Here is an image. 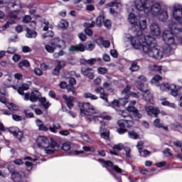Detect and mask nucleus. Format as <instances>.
<instances>
[{
  "label": "nucleus",
  "mask_w": 182,
  "mask_h": 182,
  "mask_svg": "<svg viewBox=\"0 0 182 182\" xmlns=\"http://www.w3.org/2000/svg\"><path fill=\"white\" fill-rule=\"evenodd\" d=\"M39 130H41V132H48V130H49V127H48V126L45 125L44 124H43L39 128Z\"/></svg>",
  "instance_id": "nucleus-58"
},
{
  "label": "nucleus",
  "mask_w": 182,
  "mask_h": 182,
  "mask_svg": "<svg viewBox=\"0 0 182 182\" xmlns=\"http://www.w3.org/2000/svg\"><path fill=\"white\" fill-rule=\"evenodd\" d=\"M114 151H109L110 154H112L113 156H119V154H117L116 151H122V150H124L126 156L130 157V153H132V149H130V147L124 146L123 144H117L113 146L112 147Z\"/></svg>",
  "instance_id": "nucleus-12"
},
{
  "label": "nucleus",
  "mask_w": 182,
  "mask_h": 182,
  "mask_svg": "<svg viewBox=\"0 0 182 182\" xmlns=\"http://www.w3.org/2000/svg\"><path fill=\"white\" fill-rule=\"evenodd\" d=\"M26 36V38L32 39L38 36V33H36V31L31 30L29 28H27Z\"/></svg>",
  "instance_id": "nucleus-29"
},
{
  "label": "nucleus",
  "mask_w": 182,
  "mask_h": 182,
  "mask_svg": "<svg viewBox=\"0 0 182 182\" xmlns=\"http://www.w3.org/2000/svg\"><path fill=\"white\" fill-rule=\"evenodd\" d=\"M170 30H164L162 33V38L166 46L163 47V55H166V56H170L174 53V50L177 48V44L176 43V40L174 39V31L171 28Z\"/></svg>",
  "instance_id": "nucleus-5"
},
{
  "label": "nucleus",
  "mask_w": 182,
  "mask_h": 182,
  "mask_svg": "<svg viewBox=\"0 0 182 182\" xmlns=\"http://www.w3.org/2000/svg\"><path fill=\"white\" fill-rule=\"evenodd\" d=\"M117 124L120 127L117 129L119 134H124V133L127 132V129H126V128L129 129L133 126V121L128 119H119L117 122Z\"/></svg>",
  "instance_id": "nucleus-11"
},
{
  "label": "nucleus",
  "mask_w": 182,
  "mask_h": 182,
  "mask_svg": "<svg viewBox=\"0 0 182 182\" xmlns=\"http://www.w3.org/2000/svg\"><path fill=\"white\" fill-rule=\"evenodd\" d=\"M151 152L149 151L148 150H143L141 149V154H139L141 157H146V156H149L151 154Z\"/></svg>",
  "instance_id": "nucleus-55"
},
{
  "label": "nucleus",
  "mask_w": 182,
  "mask_h": 182,
  "mask_svg": "<svg viewBox=\"0 0 182 182\" xmlns=\"http://www.w3.org/2000/svg\"><path fill=\"white\" fill-rule=\"evenodd\" d=\"M31 16H25L23 18V22L24 23H28V22H31Z\"/></svg>",
  "instance_id": "nucleus-60"
},
{
  "label": "nucleus",
  "mask_w": 182,
  "mask_h": 182,
  "mask_svg": "<svg viewBox=\"0 0 182 182\" xmlns=\"http://www.w3.org/2000/svg\"><path fill=\"white\" fill-rule=\"evenodd\" d=\"M137 82H139V85H142L141 87H144V85H147L144 84L147 82V78H146V76L144 75H139L138 76V80L136 82V85H138Z\"/></svg>",
  "instance_id": "nucleus-32"
},
{
  "label": "nucleus",
  "mask_w": 182,
  "mask_h": 182,
  "mask_svg": "<svg viewBox=\"0 0 182 182\" xmlns=\"http://www.w3.org/2000/svg\"><path fill=\"white\" fill-rule=\"evenodd\" d=\"M18 66L20 69H23V68H29V66H31V63H29V61L23 60V61L19 63Z\"/></svg>",
  "instance_id": "nucleus-38"
},
{
  "label": "nucleus",
  "mask_w": 182,
  "mask_h": 182,
  "mask_svg": "<svg viewBox=\"0 0 182 182\" xmlns=\"http://www.w3.org/2000/svg\"><path fill=\"white\" fill-rule=\"evenodd\" d=\"M161 105H163V106H168V107H172L173 109L176 107V104L170 103L168 101H163L161 102Z\"/></svg>",
  "instance_id": "nucleus-47"
},
{
  "label": "nucleus",
  "mask_w": 182,
  "mask_h": 182,
  "mask_svg": "<svg viewBox=\"0 0 182 182\" xmlns=\"http://www.w3.org/2000/svg\"><path fill=\"white\" fill-rule=\"evenodd\" d=\"M24 113L26 114V117H28V119L33 117V113L30 112L28 109L24 110Z\"/></svg>",
  "instance_id": "nucleus-59"
},
{
  "label": "nucleus",
  "mask_w": 182,
  "mask_h": 182,
  "mask_svg": "<svg viewBox=\"0 0 182 182\" xmlns=\"http://www.w3.org/2000/svg\"><path fill=\"white\" fill-rule=\"evenodd\" d=\"M59 134H60V136H69V134H70V132H69V131L68 130H63L60 131Z\"/></svg>",
  "instance_id": "nucleus-64"
},
{
  "label": "nucleus",
  "mask_w": 182,
  "mask_h": 182,
  "mask_svg": "<svg viewBox=\"0 0 182 182\" xmlns=\"http://www.w3.org/2000/svg\"><path fill=\"white\" fill-rule=\"evenodd\" d=\"M12 118L15 122H21V120H22V117L18 114H13Z\"/></svg>",
  "instance_id": "nucleus-57"
},
{
  "label": "nucleus",
  "mask_w": 182,
  "mask_h": 182,
  "mask_svg": "<svg viewBox=\"0 0 182 182\" xmlns=\"http://www.w3.org/2000/svg\"><path fill=\"white\" fill-rule=\"evenodd\" d=\"M86 9L89 11V12H92L93 11H95V6L92 5V4H89L86 6Z\"/></svg>",
  "instance_id": "nucleus-62"
},
{
  "label": "nucleus",
  "mask_w": 182,
  "mask_h": 182,
  "mask_svg": "<svg viewBox=\"0 0 182 182\" xmlns=\"http://www.w3.org/2000/svg\"><path fill=\"white\" fill-rule=\"evenodd\" d=\"M149 69L152 72H159V73L161 75H163V73H166V72H167V68L156 65H149Z\"/></svg>",
  "instance_id": "nucleus-19"
},
{
  "label": "nucleus",
  "mask_w": 182,
  "mask_h": 182,
  "mask_svg": "<svg viewBox=\"0 0 182 182\" xmlns=\"http://www.w3.org/2000/svg\"><path fill=\"white\" fill-rule=\"evenodd\" d=\"M60 43H63V41L59 38H55L54 42H52L50 44H46L45 46V49L48 53H53L56 48H62Z\"/></svg>",
  "instance_id": "nucleus-13"
},
{
  "label": "nucleus",
  "mask_w": 182,
  "mask_h": 182,
  "mask_svg": "<svg viewBox=\"0 0 182 182\" xmlns=\"http://www.w3.org/2000/svg\"><path fill=\"white\" fill-rule=\"evenodd\" d=\"M97 73L99 75H106V73H107V68L100 67L97 68Z\"/></svg>",
  "instance_id": "nucleus-46"
},
{
  "label": "nucleus",
  "mask_w": 182,
  "mask_h": 182,
  "mask_svg": "<svg viewBox=\"0 0 182 182\" xmlns=\"http://www.w3.org/2000/svg\"><path fill=\"white\" fill-rule=\"evenodd\" d=\"M98 161H101V163H103L102 167H104V168H107V170L110 173V174H112V176L114 177V178H116V176L114 175V173H113V171L109 169V167H112L113 170L119 174H122V173H123L122 168H120L117 165H114L113 162L110 161H105L103 159H99Z\"/></svg>",
  "instance_id": "nucleus-10"
},
{
  "label": "nucleus",
  "mask_w": 182,
  "mask_h": 182,
  "mask_svg": "<svg viewBox=\"0 0 182 182\" xmlns=\"http://www.w3.org/2000/svg\"><path fill=\"white\" fill-rule=\"evenodd\" d=\"M139 69H140V68L137 65V62L136 61L132 62L131 64V67L129 68V70L131 72H137Z\"/></svg>",
  "instance_id": "nucleus-36"
},
{
  "label": "nucleus",
  "mask_w": 182,
  "mask_h": 182,
  "mask_svg": "<svg viewBox=\"0 0 182 182\" xmlns=\"http://www.w3.org/2000/svg\"><path fill=\"white\" fill-rule=\"evenodd\" d=\"M160 90L162 92H168L171 90V95L172 96H178V95H182V87H178L174 84H169L168 82H162L159 85Z\"/></svg>",
  "instance_id": "nucleus-9"
},
{
  "label": "nucleus",
  "mask_w": 182,
  "mask_h": 182,
  "mask_svg": "<svg viewBox=\"0 0 182 182\" xmlns=\"http://www.w3.org/2000/svg\"><path fill=\"white\" fill-rule=\"evenodd\" d=\"M63 99L65 101V103L70 109H72L73 107V102L75 101V97H69L66 95H63Z\"/></svg>",
  "instance_id": "nucleus-27"
},
{
  "label": "nucleus",
  "mask_w": 182,
  "mask_h": 182,
  "mask_svg": "<svg viewBox=\"0 0 182 182\" xmlns=\"http://www.w3.org/2000/svg\"><path fill=\"white\" fill-rule=\"evenodd\" d=\"M22 52H23V53H28L29 52H32V49H31L28 46H24L22 47Z\"/></svg>",
  "instance_id": "nucleus-53"
},
{
  "label": "nucleus",
  "mask_w": 182,
  "mask_h": 182,
  "mask_svg": "<svg viewBox=\"0 0 182 182\" xmlns=\"http://www.w3.org/2000/svg\"><path fill=\"white\" fill-rule=\"evenodd\" d=\"M68 52H85V46L82 43L71 46L68 48Z\"/></svg>",
  "instance_id": "nucleus-26"
},
{
  "label": "nucleus",
  "mask_w": 182,
  "mask_h": 182,
  "mask_svg": "<svg viewBox=\"0 0 182 182\" xmlns=\"http://www.w3.org/2000/svg\"><path fill=\"white\" fill-rule=\"evenodd\" d=\"M143 31L144 30H135L136 36L125 34V42H129L134 49H142L149 58L157 60L163 59V52L159 48L156 38L151 36L143 35Z\"/></svg>",
  "instance_id": "nucleus-2"
},
{
  "label": "nucleus",
  "mask_w": 182,
  "mask_h": 182,
  "mask_svg": "<svg viewBox=\"0 0 182 182\" xmlns=\"http://www.w3.org/2000/svg\"><path fill=\"white\" fill-rule=\"evenodd\" d=\"M81 72L84 76H87L89 79L95 77V70L90 68H82Z\"/></svg>",
  "instance_id": "nucleus-21"
},
{
  "label": "nucleus",
  "mask_w": 182,
  "mask_h": 182,
  "mask_svg": "<svg viewBox=\"0 0 182 182\" xmlns=\"http://www.w3.org/2000/svg\"><path fill=\"white\" fill-rule=\"evenodd\" d=\"M53 31H48L46 33L43 35V39H46V38H53Z\"/></svg>",
  "instance_id": "nucleus-49"
},
{
  "label": "nucleus",
  "mask_w": 182,
  "mask_h": 182,
  "mask_svg": "<svg viewBox=\"0 0 182 182\" xmlns=\"http://www.w3.org/2000/svg\"><path fill=\"white\" fill-rule=\"evenodd\" d=\"M23 159L28 160L25 162V166L27 167L28 171H31V170H32L33 166H35V164H33V163H35L36 161H39L40 158L38 156H33V157L26 156V157H24Z\"/></svg>",
  "instance_id": "nucleus-17"
},
{
  "label": "nucleus",
  "mask_w": 182,
  "mask_h": 182,
  "mask_svg": "<svg viewBox=\"0 0 182 182\" xmlns=\"http://www.w3.org/2000/svg\"><path fill=\"white\" fill-rule=\"evenodd\" d=\"M104 26L108 29L112 28V21L110 20L104 21Z\"/></svg>",
  "instance_id": "nucleus-54"
},
{
  "label": "nucleus",
  "mask_w": 182,
  "mask_h": 182,
  "mask_svg": "<svg viewBox=\"0 0 182 182\" xmlns=\"http://www.w3.org/2000/svg\"><path fill=\"white\" fill-rule=\"evenodd\" d=\"M145 110L149 116H154V117H157V114L160 113L159 108L153 106L145 107Z\"/></svg>",
  "instance_id": "nucleus-20"
},
{
  "label": "nucleus",
  "mask_w": 182,
  "mask_h": 182,
  "mask_svg": "<svg viewBox=\"0 0 182 182\" xmlns=\"http://www.w3.org/2000/svg\"><path fill=\"white\" fill-rule=\"evenodd\" d=\"M72 147V143L70 141L65 142L63 144L62 149L64 150V151H69Z\"/></svg>",
  "instance_id": "nucleus-39"
},
{
  "label": "nucleus",
  "mask_w": 182,
  "mask_h": 182,
  "mask_svg": "<svg viewBox=\"0 0 182 182\" xmlns=\"http://www.w3.org/2000/svg\"><path fill=\"white\" fill-rule=\"evenodd\" d=\"M7 12H9V18H11L12 19L18 20L21 19V18H22L21 11L18 10L13 11L12 9L9 10V9H7Z\"/></svg>",
  "instance_id": "nucleus-24"
},
{
  "label": "nucleus",
  "mask_w": 182,
  "mask_h": 182,
  "mask_svg": "<svg viewBox=\"0 0 182 182\" xmlns=\"http://www.w3.org/2000/svg\"><path fill=\"white\" fill-rule=\"evenodd\" d=\"M15 21L14 20H9L6 22L3 26H2V31H5L9 28V25H14Z\"/></svg>",
  "instance_id": "nucleus-44"
},
{
  "label": "nucleus",
  "mask_w": 182,
  "mask_h": 182,
  "mask_svg": "<svg viewBox=\"0 0 182 182\" xmlns=\"http://www.w3.org/2000/svg\"><path fill=\"white\" fill-rule=\"evenodd\" d=\"M95 92L96 93L100 95V98L102 99V100H105V106H110L111 107H113V109H116V107H119L120 105L125 106V105L129 103L127 98H121L119 99V101L117 100H114L111 103H109V100H107V94L105 92V89H103L102 87L95 88Z\"/></svg>",
  "instance_id": "nucleus-8"
},
{
  "label": "nucleus",
  "mask_w": 182,
  "mask_h": 182,
  "mask_svg": "<svg viewBox=\"0 0 182 182\" xmlns=\"http://www.w3.org/2000/svg\"><path fill=\"white\" fill-rule=\"evenodd\" d=\"M95 25H96V23H95V21H92L91 23H84V26L87 28L85 29V32L86 35H87L88 36H92V35H93V31H92V29L89 28H95Z\"/></svg>",
  "instance_id": "nucleus-25"
},
{
  "label": "nucleus",
  "mask_w": 182,
  "mask_h": 182,
  "mask_svg": "<svg viewBox=\"0 0 182 182\" xmlns=\"http://www.w3.org/2000/svg\"><path fill=\"white\" fill-rule=\"evenodd\" d=\"M31 86V82L23 83L21 87L18 85H13L12 87L15 90L17 89L18 95H23V90H28Z\"/></svg>",
  "instance_id": "nucleus-23"
},
{
  "label": "nucleus",
  "mask_w": 182,
  "mask_h": 182,
  "mask_svg": "<svg viewBox=\"0 0 182 182\" xmlns=\"http://www.w3.org/2000/svg\"><path fill=\"white\" fill-rule=\"evenodd\" d=\"M154 124L155 127H157L158 129H161L162 127V129H164V130H168L167 127L163 126V123L160 122L159 119H156L154 122Z\"/></svg>",
  "instance_id": "nucleus-34"
},
{
  "label": "nucleus",
  "mask_w": 182,
  "mask_h": 182,
  "mask_svg": "<svg viewBox=\"0 0 182 182\" xmlns=\"http://www.w3.org/2000/svg\"><path fill=\"white\" fill-rule=\"evenodd\" d=\"M9 132L11 133V134H13L14 137H16L17 139H18V140H21V139L23 137V132L19 130L18 127L10 128Z\"/></svg>",
  "instance_id": "nucleus-22"
},
{
  "label": "nucleus",
  "mask_w": 182,
  "mask_h": 182,
  "mask_svg": "<svg viewBox=\"0 0 182 182\" xmlns=\"http://www.w3.org/2000/svg\"><path fill=\"white\" fill-rule=\"evenodd\" d=\"M81 137H82V139H83V140H85V141H87V143H90V141H92L90 138H89V136H87V134H86L85 133L81 134Z\"/></svg>",
  "instance_id": "nucleus-52"
},
{
  "label": "nucleus",
  "mask_w": 182,
  "mask_h": 182,
  "mask_svg": "<svg viewBox=\"0 0 182 182\" xmlns=\"http://www.w3.org/2000/svg\"><path fill=\"white\" fill-rule=\"evenodd\" d=\"M107 6L111 7L109 11L112 15H117L120 12L122 4L117 1H112L107 4Z\"/></svg>",
  "instance_id": "nucleus-16"
},
{
  "label": "nucleus",
  "mask_w": 182,
  "mask_h": 182,
  "mask_svg": "<svg viewBox=\"0 0 182 182\" xmlns=\"http://www.w3.org/2000/svg\"><path fill=\"white\" fill-rule=\"evenodd\" d=\"M61 127L59 123L53 124V127H49V130L51 133H56V130H60Z\"/></svg>",
  "instance_id": "nucleus-35"
},
{
  "label": "nucleus",
  "mask_w": 182,
  "mask_h": 182,
  "mask_svg": "<svg viewBox=\"0 0 182 182\" xmlns=\"http://www.w3.org/2000/svg\"><path fill=\"white\" fill-rule=\"evenodd\" d=\"M138 83L136 85L137 89L139 90H141V92H143V95H141L140 93H136L134 92H130L129 95H126L124 99H129V97H134L135 99H144L146 102H149V103H151V100L153 99V95H151V92L149 90V85H144V87L143 84H139V81H137Z\"/></svg>",
  "instance_id": "nucleus-7"
},
{
  "label": "nucleus",
  "mask_w": 182,
  "mask_h": 182,
  "mask_svg": "<svg viewBox=\"0 0 182 182\" xmlns=\"http://www.w3.org/2000/svg\"><path fill=\"white\" fill-rule=\"evenodd\" d=\"M39 102H41V105H43V106L45 109H48L50 106V103H49V102L46 101V98H45V97L40 98Z\"/></svg>",
  "instance_id": "nucleus-37"
},
{
  "label": "nucleus",
  "mask_w": 182,
  "mask_h": 182,
  "mask_svg": "<svg viewBox=\"0 0 182 182\" xmlns=\"http://www.w3.org/2000/svg\"><path fill=\"white\" fill-rule=\"evenodd\" d=\"M64 65L65 63L58 61L56 67L53 70V75H59V71L60 70V69H62V68H63Z\"/></svg>",
  "instance_id": "nucleus-31"
},
{
  "label": "nucleus",
  "mask_w": 182,
  "mask_h": 182,
  "mask_svg": "<svg viewBox=\"0 0 182 182\" xmlns=\"http://www.w3.org/2000/svg\"><path fill=\"white\" fill-rule=\"evenodd\" d=\"M36 144L39 149L44 150L46 154H53L59 150V144L56 141H50L46 136H40L36 139Z\"/></svg>",
  "instance_id": "nucleus-6"
},
{
  "label": "nucleus",
  "mask_w": 182,
  "mask_h": 182,
  "mask_svg": "<svg viewBox=\"0 0 182 182\" xmlns=\"http://www.w3.org/2000/svg\"><path fill=\"white\" fill-rule=\"evenodd\" d=\"M163 77L159 75H154L151 80V84L154 86H160V80H162Z\"/></svg>",
  "instance_id": "nucleus-28"
},
{
  "label": "nucleus",
  "mask_w": 182,
  "mask_h": 182,
  "mask_svg": "<svg viewBox=\"0 0 182 182\" xmlns=\"http://www.w3.org/2000/svg\"><path fill=\"white\" fill-rule=\"evenodd\" d=\"M128 12V22L133 25L135 31L147 29V20L143 18L141 12L149 19H157L159 22H167L169 18L168 11L163 9L161 2L153 0L136 1L134 5L129 8Z\"/></svg>",
  "instance_id": "nucleus-1"
},
{
  "label": "nucleus",
  "mask_w": 182,
  "mask_h": 182,
  "mask_svg": "<svg viewBox=\"0 0 182 182\" xmlns=\"http://www.w3.org/2000/svg\"><path fill=\"white\" fill-rule=\"evenodd\" d=\"M34 73L37 75V76H42L43 75L42 70L38 68H34Z\"/></svg>",
  "instance_id": "nucleus-56"
},
{
  "label": "nucleus",
  "mask_w": 182,
  "mask_h": 182,
  "mask_svg": "<svg viewBox=\"0 0 182 182\" xmlns=\"http://www.w3.org/2000/svg\"><path fill=\"white\" fill-rule=\"evenodd\" d=\"M6 107H8V109H9V110H14V112L19 110V107H18V105H16L14 103L6 104Z\"/></svg>",
  "instance_id": "nucleus-40"
},
{
  "label": "nucleus",
  "mask_w": 182,
  "mask_h": 182,
  "mask_svg": "<svg viewBox=\"0 0 182 182\" xmlns=\"http://www.w3.org/2000/svg\"><path fill=\"white\" fill-rule=\"evenodd\" d=\"M143 146H144V143L143 141H139L136 144V148L139 150V154H141V150L143 149Z\"/></svg>",
  "instance_id": "nucleus-50"
},
{
  "label": "nucleus",
  "mask_w": 182,
  "mask_h": 182,
  "mask_svg": "<svg viewBox=\"0 0 182 182\" xmlns=\"http://www.w3.org/2000/svg\"><path fill=\"white\" fill-rule=\"evenodd\" d=\"M82 149L86 152H89V151L93 152L95 150V147H90V146H82Z\"/></svg>",
  "instance_id": "nucleus-51"
},
{
  "label": "nucleus",
  "mask_w": 182,
  "mask_h": 182,
  "mask_svg": "<svg viewBox=\"0 0 182 182\" xmlns=\"http://www.w3.org/2000/svg\"><path fill=\"white\" fill-rule=\"evenodd\" d=\"M127 112H131L132 113V117L135 120H139V119H141L142 115L141 114L139 113V110L136 107H134L133 105H129L127 109Z\"/></svg>",
  "instance_id": "nucleus-18"
},
{
  "label": "nucleus",
  "mask_w": 182,
  "mask_h": 182,
  "mask_svg": "<svg viewBox=\"0 0 182 182\" xmlns=\"http://www.w3.org/2000/svg\"><path fill=\"white\" fill-rule=\"evenodd\" d=\"M103 22H105V17L103 16H100L97 18L96 20V25L97 26H102V23H103Z\"/></svg>",
  "instance_id": "nucleus-43"
},
{
  "label": "nucleus",
  "mask_w": 182,
  "mask_h": 182,
  "mask_svg": "<svg viewBox=\"0 0 182 182\" xmlns=\"http://www.w3.org/2000/svg\"><path fill=\"white\" fill-rule=\"evenodd\" d=\"M86 49L87 50H90V51L93 50L95 49V44H93L90 41L87 42L86 45Z\"/></svg>",
  "instance_id": "nucleus-48"
},
{
  "label": "nucleus",
  "mask_w": 182,
  "mask_h": 182,
  "mask_svg": "<svg viewBox=\"0 0 182 182\" xmlns=\"http://www.w3.org/2000/svg\"><path fill=\"white\" fill-rule=\"evenodd\" d=\"M128 136L129 139H133L134 140H137V139H139V134H137L134 131H129L128 132Z\"/></svg>",
  "instance_id": "nucleus-41"
},
{
  "label": "nucleus",
  "mask_w": 182,
  "mask_h": 182,
  "mask_svg": "<svg viewBox=\"0 0 182 182\" xmlns=\"http://www.w3.org/2000/svg\"><path fill=\"white\" fill-rule=\"evenodd\" d=\"M171 17L175 21H169L167 23V26L168 29L173 31L175 37L177 41L182 43V28H178L177 26V23L178 25H182V4L176 3L172 6Z\"/></svg>",
  "instance_id": "nucleus-3"
},
{
  "label": "nucleus",
  "mask_w": 182,
  "mask_h": 182,
  "mask_svg": "<svg viewBox=\"0 0 182 182\" xmlns=\"http://www.w3.org/2000/svg\"><path fill=\"white\" fill-rule=\"evenodd\" d=\"M58 26L59 28H68V26H69V24L68 23V21L65 20H61L58 23Z\"/></svg>",
  "instance_id": "nucleus-45"
},
{
  "label": "nucleus",
  "mask_w": 182,
  "mask_h": 182,
  "mask_svg": "<svg viewBox=\"0 0 182 182\" xmlns=\"http://www.w3.org/2000/svg\"><path fill=\"white\" fill-rule=\"evenodd\" d=\"M102 59L105 62H110V55L107 54H104L102 55Z\"/></svg>",
  "instance_id": "nucleus-61"
},
{
  "label": "nucleus",
  "mask_w": 182,
  "mask_h": 182,
  "mask_svg": "<svg viewBox=\"0 0 182 182\" xmlns=\"http://www.w3.org/2000/svg\"><path fill=\"white\" fill-rule=\"evenodd\" d=\"M149 33L152 36L156 38L161 35V27L157 22H153L149 25Z\"/></svg>",
  "instance_id": "nucleus-14"
},
{
  "label": "nucleus",
  "mask_w": 182,
  "mask_h": 182,
  "mask_svg": "<svg viewBox=\"0 0 182 182\" xmlns=\"http://www.w3.org/2000/svg\"><path fill=\"white\" fill-rule=\"evenodd\" d=\"M97 113L96 109L93 105H90L89 102H83L80 107V114L82 117H85L87 120H95L97 122L99 120L102 126H105V122L103 120H110L112 119L110 116H100L95 115Z\"/></svg>",
  "instance_id": "nucleus-4"
},
{
  "label": "nucleus",
  "mask_w": 182,
  "mask_h": 182,
  "mask_svg": "<svg viewBox=\"0 0 182 182\" xmlns=\"http://www.w3.org/2000/svg\"><path fill=\"white\" fill-rule=\"evenodd\" d=\"M83 97L85 99H90V100H97V99H99L97 95H95L90 92H85L83 94Z\"/></svg>",
  "instance_id": "nucleus-33"
},
{
  "label": "nucleus",
  "mask_w": 182,
  "mask_h": 182,
  "mask_svg": "<svg viewBox=\"0 0 182 182\" xmlns=\"http://www.w3.org/2000/svg\"><path fill=\"white\" fill-rule=\"evenodd\" d=\"M41 99V92L37 90L26 93L24 100H31V102H36Z\"/></svg>",
  "instance_id": "nucleus-15"
},
{
  "label": "nucleus",
  "mask_w": 182,
  "mask_h": 182,
  "mask_svg": "<svg viewBox=\"0 0 182 182\" xmlns=\"http://www.w3.org/2000/svg\"><path fill=\"white\" fill-rule=\"evenodd\" d=\"M100 136L102 139L107 140L109 139V131L105 129V127H101L100 129Z\"/></svg>",
  "instance_id": "nucleus-30"
},
{
  "label": "nucleus",
  "mask_w": 182,
  "mask_h": 182,
  "mask_svg": "<svg viewBox=\"0 0 182 182\" xmlns=\"http://www.w3.org/2000/svg\"><path fill=\"white\" fill-rule=\"evenodd\" d=\"M31 109H32L33 110H34L36 114H38V116H41V114H43V112L39 109V108H36V105H31L30 106Z\"/></svg>",
  "instance_id": "nucleus-42"
},
{
  "label": "nucleus",
  "mask_w": 182,
  "mask_h": 182,
  "mask_svg": "<svg viewBox=\"0 0 182 182\" xmlns=\"http://www.w3.org/2000/svg\"><path fill=\"white\" fill-rule=\"evenodd\" d=\"M7 53H15V52H16V48H15V47H9L7 50Z\"/></svg>",
  "instance_id": "nucleus-63"
}]
</instances>
